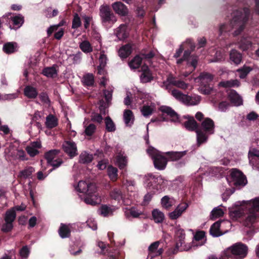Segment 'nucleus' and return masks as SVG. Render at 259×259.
I'll return each instance as SVG.
<instances>
[{"label": "nucleus", "instance_id": "obj_20", "mask_svg": "<svg viewBox=\"0 0 259 259\" xmlns=\"http://www.w3.org/2000/svg\"><path fill=\"white\" fill-rule=\"evenodd\" d=\"M160 110L164 114L169 116L170 120L172 122H176L178 119V115L177 113L170 107L162 106L160 107Z\"/></svg>", "mask_w": 259, "mask_h": 259}, {"label": "nucleus", "instance_id": "obj_46", "mask_svg": "<svg viewBox=\"0 0 259 259\" xmlns=\"http://www.w3.org/2000/svg\"><path fill=\"white\" fill-rule=\"evenodd\" d=\"M239 48L243 51L249 48L251 46V41L249 38H242L238 44Z\"/></svg>", "mask_w": 259, "mask_h": 259}, {"label": "nucleus", "instance_id": "obj_12", "mask_svg": "<svg viewBox=\"0 0 259 259\" xmlns=\"http://www.w3.org/2000/svg\"><path fill=\"white\" fill-rule=\"evenodd\" d=\"M60 152V151L59 150L54 149L46 152L45 155V158L47 159L48 163L54 168L58 167L63 163L62 160L60 158L55 159Z\"/></svg>", "mask_w": 259, "mask_h": 259}, {"label": "nucleus", "instance_id": "obj_40", "mask_svg": "<svg viewBox=\"0 0 259 259\" xmlns=\"http://www.w3.org/2000/svg\"><path fill=\"white\" fill-rule=\"evenodd\" d=\"M93 159V155L83 151L79 155V161L81 163H88L91 162Z\"/></svg>", "mask_w": 259, "mask_h": 259}, {"label": "nucleus", "instance_id": "obj_23", "mask_svg": "<svg viewBox=\"0 0 259 259\" xmlns=\"http://www.w3.org/2000/svg\"><path fill=\"white\" fill-rule=\"evenodd\" d=\"M128 30L126 25H120L116 30L115 34L119 40H123L128 36Z\"/></svg>", "mask_w": 259, "mask_h": 259}, {"label": "nucleus", "instance_id": "obj_10", "mask_svg": "<svg viewBox=\"0 0 259 259\" xmlns=\"http://www.w3.org/2000/svg\"><path fill=\"white\" fill-rule=\"evenodd\" d=\"M231 181H229L230 185L236 187L244 186L247 183V180L243 174L236 169H232L231 173Z\"/></svg>", "mask_w": 259, "mask_h": 259}, {"label": "nucleus", "instance_id": "obj_62", "mask_svg": "<svg viewBox=\"0 0 259 259\" xmlns=\"http://www.w3.org/2000/svg\"><path fill=\"white\" fill-rule=\"evenodd\" d=\"M17 94H5L3 96H2V98H1V100H10L12 99H16L17 97Z\"/></svg>", "mask_w": 259, "mask_h": 259}, {"label": "nucleus", "instance_id": "obj_42", "mask_svg": "<svg viewBox=\"0 0 259 259\" xmlns=\"http://www.w3.org/2000/svg\"><path fill=\"white\" fill-rule=\"evenodd\" d=\"M35 169L32 166H28L23 170L20 171L19 177L22 178H27L31 176L32 174L34 172Z\"/></svg>", "mask_w": 259, "mask_h": 259}, {"label": "nucleus", "instance_id": "obj_30", "mask_svg": "<svg viewBox=\"0 0 259 259\" xmlns=\"http://www.w3.org/2000/svg\"><path fill=\"white\" fill-rule=\"evenodd\" d=\"M24 94L27 98L34 99L37 97L38 92L35 88L30 85H28L25 88Z\"/></svg>", "mask_w": 259, "mask_h": 259}, {"label": "nucleus", "instance_id": "obj_63", "mask_svg": "<svg viewBox=\"0 0 259 259\" xmlns=\"http://www.w3.org/2000/svg\"><path fill=\"white\" fill-rule=\"evenodd\" d=\"M70 57L73 60L74 63H78L81 60V53L80 52H78L76 54L70 55Z\"/></svg>", "mask_w": 259, "mask_h": 259}, {"label": "nucleus", "instance_id": "obj_35", "mask_svg": "<svg viewBox=\"0 0 259 259\" xmlns=\"http://www.w3.org/2000/svg\"><path fill=\"white\" fill-rule=\"evenodd\" d=\"M143 58L139 55L135 56L128 63L130 67L132 69L138 68L141 65Z\"/></svg>", "mask_w": 259, "mask_h": 259}, {"label": "nucleus", "instance_id": "obj_3", "mask_svg": "<svg viewBox=\"0 0 259 259\" xmlns=\"http://www.w3.org/2000/svg\"><path fill=\"white\" fill-rule=\"evenodd\" d=\"M184 230L179 229V251H187L192 247L201 246L204 245L206 241L205 233L203 231H197L194 236L192 245L186 241Z\"/></svg>", "mask_w": 259, "mask_h": 259}, {"label": "nucleus", "instance_id": "obj_57", "mask_svg": "<svg viewBox=\"0 0 259 259\" xmlns=\"http://www.w3.org/2000/svg\"><path fill=\"white\" fill-rule=\"evenodd\" d=\"M30 250L27 246H23L20 250L19 253L21 258L26 259L29 254Z\"/></svg>", "mask_w": 259, "mask_h": 259}, {"label": "nucleus", "instance_id": "obj_50", "mask_svg": "<svg viewBox=\"0 0 259 259\" xmlns=\"http://www.w3.org/2000/svg\"><path fill=\"white\" fill-rule=\"evenodd\" d=\"M251 70L252 68L250 67L244 66L242 68L238 69L237 72L240 78H244Z\"/></svg>", "mask_w": 259, "mask_h": 259}, {"label": "nucleus", "instance_id": "obj_11", "mask_svg": "<svg viewBox=\"0 0 259 259\" xmlns=\"http://www.w3.org/2000/svg\"><path fill=\"white\" fill-rule=\"evenodd\" d=\"M16 217V212L14 209L11 208L8 210L5 216V223L3 225L2 227V231L4 232H10L13 228V223L15 220Z\"/></svg>", "mask_w": 259, "mask_h": 259}, {"label": "nucleus", "instance_id": "obj_6", "mask_svg": "<svg viewBox=\"0 0 259 259\" xmlns=\"http://www.w3.org/2000/svg\"><path fill=\"white\" fill-rule=\"evenodd\" d=\"M247 252V246L242 243L238 242L224 250L223 255L227 257L242 259L246 256Z\"/></svg>", "mask_w": 259, "mask_h": 259}, {"label": "nucleus", "instance_id": "obj_58", "mask_svg": "<svg viewBox=\"0 0 259 259\" xmlns=\"http://www.w3.org/2000/svg\"><path fill=\"white\" fill-rule=\"evenodd\" d=\"M153 109L151 106H144L141 109V112L144 116H148L152 113Z\"/></svg>", "mask_w": 259, "mask_h": 259}, {"label": "nucleus", "instance_id": "obj_26", "mask_svg": "<svg viewBox=\"0 0 259 259\" xmlns=\"http://www.w3.org/2000/svg\"><path fill=\"white\" fill-rule=\"evenodd\" d=\"M185 118L188 119L187 121L184 123L185 127L189 131L197 130L198 125L196 121L194 119L193 117L184 116Z\"/></svg>", "mask_w": 259, "mask_h": 259}, {"label": "nucleus", "instance_id": "obj_56", "mask_svg": "<svg viewBox=\"0 0 259 259\" xmlns=\"http://www.w3.org/2000/svg\"><path fill=\"white\" fill-rule=\"evenodd\" d=\"M254 157L259 158V150L253 148L250 149L248 152V158L250 163L252 162V161L254 159Z\"/></svg>", "mask_w": 259, "mask_h": 259}, {"label": "nucleus", "instance_id": "obj_31", "mask_svg": "<svg viewBox=\"0 0 259 259\" xmlns=\"http://www.w3.org/2000/svg\"><path fill=\"white\" fill-rule=\"evenodd\" d=\"M152 218L156 223H162L165 218L164 213L158 209H154L152 212Z\"/></svg>", "mask_w": 259, "mask_h": 259}, {"label": "nucleus", "instance_id": "obj_52", "mask_svg": "<svg viewBox=\"0 0 259 259\" xmlns=\"http://www.w3.org/2000/svg\"><path fill=\"white\" fill-rule=\"evenodd\" d=\"M224 212L222 209L219 207L214 208L211 212V218L214 220L217 218L221 217L223 215Z\"/></svg>", "mask_w": 259, "mask_h": 259}, {"label": "nucleus", "instance_id": "obj_15", "mask_svg": "<svg viewBox=\"0 0 259 259\" xmlns=\"http://www.w3.org/2000/svg\"><path fill=\"white\" fill-rule=\"evenodd\" d=\"M8 153L10 156L14 159H18L21 160H27L28 158L24 150L15 149L13 146L10 145L8 149Z\"/></svg>", "mask_w": 259, "mask_h": 259}, {"label": "nucleus", "instance_id": "obj_33", "mask_svg": "<svg viewBox=\"0 0 259 259\" xmlns=\"http://www.w3.org/2000/svg\"><path fill=\"white\" fill-rule=\"evenodd\" d=\"M123 119L127 126H131L134 122V117L130 110H125L123 113Z\"/></svg>", "mask_w": 259, "mask_h": 259}, {"label": "nucleus", "instance_id": "obj_36", "mask_svg": "<svg viewBox=\"0 0 259 259\" xmlns=\"http://www.w3.org/2000/svg\"><path fill=\"white\" fill-rule=\"evenodd\" d=\"M80 49L84 53H89L93 51V47L91 43L87 40L82 41L79 43Z\"/></svg>", "mask_w": 259, "mask_h": 259}, {"label": "nucleus", "instance_id": "obj_44", "mask_svg": "<svg viewBox=\"0 0 259 259\" xmlns=\"http://www.w3.org/2000/svg\"><path fill=\"white\" fill-rule=\"evenodd\" d=\"M219 85L225 88L238 87L239 82L237 79L221 81Z\"/></svg>", "mask_w": 259, "mask_h": 259}, {"label": "nucleus", "instance_id": "obj_5", "mask_svg": "<svg viewBox=\"0 0 259 259\" xmlns=\"http://www.w3.org/2000/svg\"><path fill=\"white\" fill-rule=\"evenodd\" d=\"M201 127L203 132L197 130V142L199 146L207 140V135L213 134L214 132V123L209 118H205L201 122Z\"/></svg>", "mask_w": 259, "mask_h": 259}, {"label": "nucleus", "instance_id": "obj_16", "mask_svg": "<svg viewBox=\"0 0 259 259\" xmlns=\"http://www.w3.org/2000/svg\"><path fill=\"white\" fill-rule=\"evenodd\" d=\"M164 183V180L160 177H156L152 174H149L147 176L146 183L149 187H152L154 188L158 189V185H161Z\"/></svg>", "mask_w": 259, "mask_h": 259}, {"label": "nucleus", "instance_id": "obj_2", "mask_svg": "<svg viewBox=\"0 0 259 259\" xmlns=\"http://www.w3.org/2000/svg\"><path fill=\"white\" fill-rule=\"evenodd\" d=\"M76 189L78 192L87 194L88 197L84 199L87 204L95 205L101 202L100 197L96 194L97 187L95 184L80 181L78 183Z\"/></svg>", "mask_w": 259, "mask_h": 259}, {"label": "nucleus", "instance_id": "obj_1", "mask_svg": "<svg viewBox=\"0 0 259 259\" xmlns=\"http://www.w3.org/2000/svg\"><path fill=\"white\" fill-rule=\"evenodd\" d=\"M249 11L247 8L236 10L232 14V20L229 25L221 24L219 31L220 34L223 32L229 31L232 29H236L234 32V35H238L244 29L245 23L248 19Z\"/></svg>", "mask_w": 259, "mask_h": 259}, {"label": "nucleus", "instance_id": "obj_38", "mask_svg": "<svg viewBox=\"0 0 259 259\" xmlns=\"http://www.w3.org/2000/svg\"><path fill=\"white\" fill-rule=\"evenodd\" d=\"M58 232L61 238L68 237L70 234V228L68 225L61 224Z\"/></svg>", "mask_w": 259, "mask_h": 259}, {"label": "nucleus", "instance_id": "obj_24", "mask_svg": "<svg viewBox=\"0 0 259 259\" xmlns=\"http://www.w3.org/2000/svg\"><path fill=\"white\" fill-rule=\"evenodd\" d=\"M124 212L125 216L128 219L131 218H137L143 214L141 210L135 207L125 208Z\"/></svg>", "mask_w": 259, "mask_h": 259}, {"label": "nucleus", "instance_id": "obj_48", "mask_svg": "<svg viewBox=\"0 0 259 259\" xmlns=\"http://www.w3.org/2000/svg\"><path fill=\"white\" fill-rule=\"evenodd\" d=\"M244 212L242 208H239L230 211V216L234 220H236L241 217Z\"/></svg>", "mask_w": 259, "mask_h": 259}, {"label": "nucleus", "instance_id": "obj_53", "mask_svg": "<svg viewBox=\"0 0 259 259\" xmlns=\"http://www.w3.org/2000/svg\"><path fill=\"white\" fill-rule=\"evenodd\" d=\"M114 209L107 205L102 206L100 209V213L104 217L108 216L111 214Z\"/></svg>", "mask_w": 259, "mask_h": 259}, {"label": "nucleus", "instance_id": "obj_27", "mask_svg": "<svg viewBox=\"0 0 259 259\" xmlns=\"http://www.w3.org/2000/svg\"><path fill=\"white\" fill-rule=\"evenodd\" d=\"M132 50V45L131 44H126L119 49L118 55L121 58H126L131 54Z\"/></svg>", "mask_w": 259, "mask_h": 259}, {"label": "nucleus", "instance_id": "obj_8", "mask_svg": "<svg viewBox=\"0 0 259 259\" xmlns=\"http://www.w3.org/2000/svg\"><path fill=\"white\" fill-rule=\"evenodd\" d=\"M147 151L153 160L155 168L159 170L165 168L167 164V159L160 151L152 147H149Z\"/></svg>", "mask_w": 259, "mask_h": 259}, {"label": "nucleus", "instance_id": "obj_49", "mask_svg": "<svg viewBox=\"0 0 259 259\" xmlns=\"http://www.w3.org/2000/svg\"><path fill=\"white\" fill-rule=\"evenodd\" d=\"M106 129L109 132H112L115 131V125L113 121L109 117H107L105 119Z\"/></svg>", "mask_w": 259, "mask_h": 259}, {"label": "nucleus", "instance_id": "obj_59", "mask_svg": "<svg viewBox=\"0 0 259 259\" xmlns=\"http://www.w3.org/2000/svg\"><path fill=\"white\" fill-rule=\"evenodd\" d=\"M81 25V21L79 17L77 14H75L72 21V27L73 28H77Z\"/></svg>", "mask_w": 259, "mask_h": 259}, {"label": "nucleus", "instance_id": "obj_19", "mask_svg": "<svg viewBox=\"0 0 259 259\" xmlns=\"http://www.w3.org/2000/svg\"><path fill=\"white\" fill-rule=\"evenodd\" d=\"M112 7L114 12L120 16H124L128 14L127 7L121 2L113 3Z\"/></svg>", "mask_w": 259, "mask_h": 259}, {"label": "nucleus", "instance_id": "obj_41", "mask_svg": "<svg viewBox=\"0 0 259 259\" xmlns=\"http://www.w3.org/2000/svg\"><path fill=\"white\" fill-rule=\"evenodd\" d=\"M230 60L235 64H238L241 62L242 56L235 50H232L230 54Z\"/></svg>", "mask_w": 259, "mask_h": 259}, {"label": "nucleus", "instance_id": "obj_13", "mask_svg": "<svg viewBox=\"0 0 259 259\" xmlns=\"http://www.w3.org/2000/svg\"><path fill=\"white\" fill-rule=\"evenodd\" d=\"M63 150L70 158H73L78 154L76 143L72 140L65 141L62 145Z\"/></svg>", "mask_w": 259, "mask_h": 259}, {"label": "nucleus", "instance_id": "obj_45", "mask_svg": "<svg viewBox=\"0 0 259 259\" xmlns=\"http://www.w3.org/2000/svg\"><path fill=\"white\" fill-rule=\"evenodd\" d=\"M82 82L85 85H92L94 82V77L93 75L90 73L85 74L82 77Z\"/></svg>", "mask_w": 259, "mask_h": 259}, {"label": "nucleus", "instance_id": "obj_34", "mask_svg": "<svg viewBox=\"0 0 259 259\" xmlns=\"http://www.w3.org/2000/svg\"><path fill=\"white\" fill-rule=\"evenodd\" d=\"M116 163L120 169L124 168L127 164V159L123 153H119L116 156Z\"/></svg>", "mask_w": 259, "mask_h": 259}, {"label": "nucleus", "instance_id": "obj_43", "mask_svg": "<svg viewBox=\"0 0 259 259\" xmlns=\"http://www.w3.org/2000/svg\"><path fill=\"white\" fill-rule=\"evenodd\" d=\"M11 19L12 21L13 24L16 26V28H19L24 22V18L20 14L15 16L11 17Z\"/></svg>", "mask_w": 259, "mask_h": 259}, {"label": "nucleus", "instance_id": "obj_17", "mask_svg": "<svg viewBox=\"0 0 259 259\" xmlns=\"http://www.w3.org/2000/svg\"><path fill=\"white\" fill-rule=\"evenodd\" d=\"M41 147L40 141L31 142L25 148L27 153L31 157H34L39 153V149Z\"/></svg>", "mask_w": 259, "mask_h": 259}, {"label": "nucleus", "instance_id": "obj_61", "mask_svg": "<svg viewBox=\"0 0 259 259\" xmlns=\"http://www.w3.org/2000/svg\"><path fill=\"white\" fill-rule=\"evenodd\" d=\"M91 119L93 121L101 123L103 120V117L98 113H94L91 116Z\"/></svg>", "mask_w": 259, "mask_h": 259}, {"label": "nucleus", "instance_id": "obj_21", "mask_svg": "<svg viewBox=\"0 0 259 259\" xmlns=\"http://www.w3.org/2000/svg\"><path fill=\"white\" fill-rule=\"evenodd\" d=\"M141 72L142 73L140 76V79L142 82H148L151 81L153 79V77L147 66H142L141 68Z\"/></svg>", "mask_w": 259, "mask_h": 259}, {"label": "nucleus", "instance_id": "obj_9", "mask_svg": "<svg viewBox=\"0 0 259 259\" xmlns=\"http://www.w3.org/2000/svg\"><path fill=\"white\" fill-rule=\"evenodd\" d=\"M99 16L103 24H114L117 21V18L112 12L110 7L107 5H102L99 8Z\"/></svg>", "mask_w": 259, "mask_h": 259}, {"label": "nucleus", "instance_id": "obj_18", "mask_svg": "<svg viewBox=\"0 0 259 259\" xmlns=\"http://www.w3.org/2000/svg\"><path fill=\"white\" fill-rule=\"evenodd\" d=\"M159 245V241H156L152 243L148 248L149 254L148 256L150 257L151 258L153 257L161 255L163 252V249L159 248L158 249V247Z\"/></svg>", "mask_w": 259, "mask_h": 259}, {"label": "nucleus", "instance_id": "obj_37", "mask_svg": "<svg viewBox=\"0 0 259 259\" xmlns=\"http://www.w3.org/2000/svg\"><path fill=\"white\" fill-rule=\"evenodd\" d=\"M58 71L55 66L47 67L42 71V74L48 77H55L57 75Z\"/></svg>", "mask_w": 259, "mask_h": 259}, {"label": "nucleus", "instance_id": "obj_25", "mask_svg": "<svg viewBox=\"0 0 259 259\" xmlns=\"http://www.w3.org/2000/svg\"><path fill=\"white\" fill-rule=\"evenodd\" d=\"M213 76L208 73H202L198 77L195 78L196 82L199 83L201 85L205 86L206 84L211 81Z\"/></svg>", "mask_w": 259, "mask_h": 259}, {"label": "nucleus", "instance_id": "obj_4", "mask_svg": "<svg viewBox=\"0 0 259 259\" xmlns=\"http://www.w3.org/2000/svg\"><path fill=\"white\" fill-rule=\"evenodd\" d=\"M248 213L244 222L246 227L250 228L257 221L259 217V197L246 202Z\"/></svg>", "mask_w": 259, "mask_h": 259}, {"label": "nucleus", "instance_id": "obj_28", "mask_svg": "<svg viewBox=\"0 0 259 259\" xmlns=\"http://www.w3.org/2000/svg\"><path fill=\"white\" fill-rule=\"evenodd\" d=\"M224 221H218L214 223L210 229V234L213 237H218L223 235V233L220 231L221 223H224Z\"/></svg>", "mask_w": 259, "mask_h": 259}, {"label": "nucleus", "instance_id": "obj_7", "mask_svg": "<svg viewBox=\"0 0 259 259\" xmlns=\"http://www.w3.org/2000/svg\"><path fill=\"white\" fill-rule=\"evenodd\" d=\"M195 48V45L194 42L191 39H187L181 46L179 50H186L184 54V60H187L188 63L191 65L192 67V70H194L196 67L198 61L197 56L191 55V52L193 51Z\"/></svg>", "mask_w": 259, "mask_h": 259}, {"label": "nucleus", "instance_id": "obj_22", "mask_svg": "<svg viewBox=\"0 0 259 259\" xmlns=\"http://www.w3.org/2000/svg\"><path fill=\"white\" fill-rule=\"evenodd\" d=\"M228 98L231 103L236 106L242 105V98L235 91H231L228 94Z\"/></svg>", "mask_w": 259, "mask_h": 259}, {"label": "nucleus", "instance_id": "obj_32", "mask_svg": "<svg viewBox=\"0 0 259 259\" xmlns=\"http://www.w3.org/2000/svg\"><path fill=\"white\" fill-rule=\"evenodd\" d=\"M46 126L48 128H54L58 125L57 118L52 114H49L46 117Z\"/></svg>", "mask_w": 259, "mask_h": 259}, {"label": "nucleus", "instance_id": "obj_64", "mask_svg": "<svg viewBox=\"0 0 259 259\" xmlns=\"http://www.w3.org/2000/svg\"><path fill=\"white\" fill-rule=\"evenodd\" d=\"M229 106V104L227 102H222L219 105V109L222 112H225Z\"/></svg>", "mask_w": 259, "mask_h": 259}, {"label": "nucleus", "instance_id": "obj_39", "mask_svg": "<svg viewBox=\"0 0 259 259\" xmlns=\"http://www.w3.org/2000/svg\"><path fill=\"white\" fill-rule=\"evenodd\" d=\"M3 50L7 54L15 52L17 50V44L15 42H8L3 46Z\"/></svg>", "mask_w": 259, "mask_h": 259}, {"label": "nucleus", "instance_id": "obj_54", "mask_svg": "<svg viewBox=\"0 0 259 259\" xmlns=\"http://www.w3.org/2000/svg\"><path fill=\"white\" fill-rule=\"evenodd\" d=\"M166 89L167 90H171L172 86H177L178 81L172 77L169 76L167 81L165 82Z\"/></svg>", "mask_w": 259, "mask_h": 259}, {"label": "nucleus", "instance_id": "obj_29", "mask_svg": "<svg viewBox=\"0 0 259 259\" xmlns=\"http://www.w3.org/2000/svg\"><path fill=\"white\" fill-rule=\"evenodd\" d=\"M176 202V200L172 197L165 196L161 198V204L162 206L166 209H169Z\"/></svg>", "mask_w": 259, "mask_h": 259}, {"label": "nucleus", "instance_id": "obj_47", "mask_svg": "<svg viewBox=\"0 0 259 259\" xmlns=\"http://www.w3.org/2000/svg\"><path fill=\"white\" fill-rule=\"evenodd\" d=\"M107 172L109 177L112 181H115L117 178V169L112 166H109L107 168Z\"/></svg>", "mask_w": 259, "mask_h": 259}, {"label": "nucleus", "instance_id": "obj_60", "mask_svg": "<svg viewBox=\"0 0 259 259\" xmlns=\"http://www.w3.org/2000/svg\"><path fill=\"white\" fill-rule=\"evenodd\" d=\"M165 154L169 160L175 161L178 158V154L177 152H167Z\"/></svg>", "mask_w": 259, "mask_h": 259}, {"label": "nucleus", "instance_id": "obj_51", "mask_svg": "<svg viewBox=\"0 0 259 259\" xmlns=\"http://www.w3.org/2000/svg\"><path fill=\"white\" fill-rule=\"evenodd\" d=\"M110 196L112 199L117 201H119L122 199V194L121 192L119 189L117 188L114 189L110 192Z\"/></svg>", "mask_w": 259, "mask_h": 259}, {"label": "nucleus", "instance_id": "obj_55", "mask_svg": "<svg viewBox=\"0 0 259 259\" xmlns=\"http://www.w3.org/2000/svg\"><path fill=\"white\" fill-rule=\"evenodd\" d=\"M83 124H85V122H83ZM85 131L84 133L87 136H91L96 131V126L92 123L90 124L89 125L87 126L84 125Z\"/></svg>", "mask_w": 259, "mask_h": 259}, {"label": "nucleus", "instance_id": "obj_14", "mask_svg": "<svg viewBox=\"0 0 259 259\" xmlns=\"http://www.w3.org/2000/svg\"><path fill=\"white\" fill-rule=\"evenodd\" d=\"M200 101V97L199 96L190 97L187 95L181 93L179 92V102L186 105H195Z\"/></svg>", "mask_w": 259, "mask_h": 259}]
</instances>
